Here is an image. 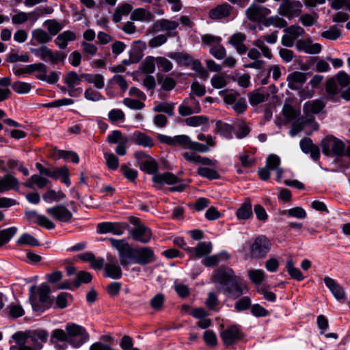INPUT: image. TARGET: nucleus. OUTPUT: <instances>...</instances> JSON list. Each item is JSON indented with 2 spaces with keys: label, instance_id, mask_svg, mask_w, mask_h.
Listing matches in <instances>:
<instances>
[{
  "label": "nucleus",
  "instance_id": "nucleus-1",
  "mask_svg": "<svg viewBox=\"0 0 350 350\" xmlns=\"http://www.w3.org/2000/svg\"><path fill=\"white\" fill-rule=\"evenodd\" d=\"M47 337V332L43 329L17 332L12 335L17 346H11L10 350H41Z\"/></svg>",
  "mask_w": 350,
  "mask_h": 350
},
{
  "label": "nucleus",
  "instance_id": "nucleus-2",
  "mask_svg": "<svg viewBox=\"0 0 350 350\" xmlns=\"http://www.w3.org/2000/svg\"><path fill=\"white\" fill-rule=\"evenodd\" d=\"M53 337L59 341L67 342L74 348H79L90 338V335L85 327L75 323H68L65 330L55 329Z\"/></svg>",
  "mask_w": 350,
  "mask_h": 350
},
{
  "label": "nucleus",
  "instance_id": "nucleus-3",
  "mask_svg": "<svg viewBox=\"0 0 350 350\" xmlns=\"http://www.w3.org/2000/svg\"><path fill=\"white\" fill-rule=\"evenodd\" d=\"M111 246L118 250L120 265L124 268H127L130 264L135 263V249L124 239H109Z\"/></svg>",
  "mask_w": 350,
  "mask_h": 350
},
{
  "label": "nucleus",
  "instance_id": "nucleus-4",
  "mask_svg": "<svg viewBox=\"0 0 350 350\" xmlns=\"http://www.w3.org/2000/svg\"><path fill=\"white\" fill-rule=\"evenodd\" d=\"M323 154L327 157H342L345 154V144L340 139L328 135L321 142Z\"/></svg>",
  "mask_w": 350,
  "mask_h": 350
},
{
  "label": "nucleus",
  "instance_id": "nucleus-5",
  "mask_svg": "<svg viewBox=\"0 0 350 350\" xmlns=\"http://www.w3.org/2000/svg\"><path fill=\"white\" fill-rule=\"evenodd\" d=\"M271 241L265 235H259L252 240L249 245V254L251 258H265L271 248Z\"/></svg>",
  "mask_w": 350,
  "mask_h": 350
},
{
  "label": "nucleus",
  "instance_id": "nucleus-6",
  "mask_svg": "<svg viewBox=\"0 0 350 350\" xmlns=\"http://www.w3.org/2000/svg\"><path fill=\"white\" fill-rule=\"evenodd\" d=\"M129 221L135 226L130 231L132 238L143 243L149 242L152 237L150 229L145 226L137 217H130Z\"/></svg>",
  "mask_w": 350,
  "mask_h": 350
},
{
  "label": "nucleus",
  "instance_id": "nucleus-7",
  "mask_svg": "<svg viewBox=\"0 0 350 350\" xmlns=\"http://www.w3.org/2000/svg\"><path fill=\"white\" fill-rule=\"evenodd\" d=\"M31 52L44 62H49L52 64H57L59 62H63L66 55L63 52H53L45 45H42L38 49H31Z\"/></svg>",
  "mask_w": 350,
  "mask_h": 350
},
{
  "label": "nucleus",
  "instance_id": "nucleus-8",
  "mask_svg": "<svg viewBox=\"0 0 350 350\" xmlns=\"http://www.w3.org/2000/svg\"><path fill=\"white\" fill-rule=\"evenodd\" d=\"M178 25L179 24L177 21L163 18L154 22V24L146 30V33L152 34L163 31L166 32L167 36L174 37L177 34L175 30Z\"/></svg>",
  "mask_w": 350,
  "mask_h": 350
},
{
  "label": "nucleus",
  "instance_id": "nucleus-9",
  "mask_svg": "<svg viewBox=\"0 0 350 350\" xmlns=\"http://www.w3.org/2000/svg\"><path fill=\"white\" fill-rule=\"evenodd\" d=\"M140 170L148 174H156L158 171V164L154 159L142 151H137L135 153Z\"/></svg>",
  "mask_w": 350,
  "mask_h": 350
},
{
  "label": "nucleus",
  "instance_id": "nucleus-10",
  "mask_svg": "<svg viewBox=\"0 0 350 350\" xmlns=\"http://www.w3.org/2000/svg\"><path fill=\"white\" fill-rule=\"evenodd\" d=\"M157 139L162 144L172 146H180L185 149H189L191 144L190 137L186 135H176L170 137L162 134L157 135Z\"/></svg>",
  "mask_w": 350,
  "mask_h": 350
},
{
  "label": "nucleus",
  "instance_id": "nucleus-11",
  "mask_svg": "<svg viewBox=\"0 0 350 350\" xmlns=\"http://www.w3.org/2000/svg\"><path fill=\"white\" fill-rule=\"evenodd\" d=\"M270 13L269 8L256 3L252 4L245 11L247 18L252 22H262Z\"/></svg>",
  "mask_w": 350,
  "mask_h": 350
},
{
  "label": "nucleus",
  "instance_id": "nucleus-12",
  "mask_svg": "<svg viewBox=\"0 0 350 350\" xmlns=\"http://www.w3.org/2000/svg\"><path fill=\"white\" fill-rule=\"evenodd\" d=\"M200 111L201 107L199 102L192 95L185 98L178 107V113L181 116H187L193 113H198Z\"/></svg>",
  "mask_w": 350,
  "mask_h": 350
},
{
  "label": "nucleus",
  "instance_id": "nucleus-13",
  "mask_svg": "<svg viewBox=\"0 0 350 350\" xmlns=\"http://www.w3.org/2000/svg\"><path fill=\"white\" fill-rule=\"evenodd\" d=\"M220 336L224 345H232L243 337L239 327L236 325L228 326L221 332Z\"/></svg>",
  "mask_w": 350,
  "mask_h": 350
},
{
  "label": "nucleus",
  "instance_id": "nucleus-14",
  "mask_svg": "<svg viewBox=\"0 0 350 350\" xmlns=\"http://www.w3.org/2000/svg\"><path fill=\"white\" fill-rule=\"evenodd\" d=\"M233 12V7L228 3H224L211 9L208 11V17L214 21L221 20L230 17Z\"/></svg>",
  "mask_w": 350,
  "mask_h": 350
},
{
  "label": "nucleus",
  "instance_id": "nucleus-15",
  "mask_svg": "<svg viewBox=\"0 0 350 350\" xmlns=\"http://www.w3.org/2000/svg\"><path fill=\"white\" fill-rule=\"evenodd\" d=\"M127 226L126 223L102 222L98 224L97 231L100 234L111 232L115 235H121Z\"/></svg>",
  "mask_w": 350,
  "mask_h": 350
},
{
  "label": "nucleus",
  "instance_id": "nucleus-16",
  "mask_svg": "<svg viewBox=\"0 0 350 350\" xmlns=\"http://www.w3.org/2000/svg\"><path fill=\"white\" fill-rule=\"evenodd\" d=\"M236 278L237 277L231 268L224 266L220 267L217 269L213 275V281L219 283L221 285V287L224 286Z\"/></svg>",
  "mask_w": 350,
  "mask_h": 350
},
{
  "label": "nucleus",
  "instance_id": "nucleus-17",
  "mask_svg": "<svg viewBox=\"0 0 350 350\" xmlns=\"http://www.w3.org/2000/svg\"><path fill=\"white\" fill-rule=\"evenodd\" d=\"M46 213L53 219L61 222H69L72 218L71 211L62 204L47 208Z\"/></svg>",
  "mask_w": 350,
  "mask_h": 350
},
{
  "label": "nucleus",
  "instance_id": "nucleus-18",
  "mask_svg": "<svg viewBox=\"0 0 350 350\" xmlns=\"http://www.w3.org/2000/svg\"><path fill=\"white\" fill-rule=\"evenodd\" d=\"M301 6L302 5L299 1L284 0L280 6V14L288 17L298 15L301 12Z\"/></svg>",
  "mask_w": 350,
  "mask_h": 350
},
{
  "label": "nucleus",
  "instance_id": "nucleus-19",
  "mask_svg": "<svg viewBox=\"0 0 350 350\" xmlns=\"http://www.w3.org/2000/svg\"><path fill=\"white\" fill-rule=\"evenodd\" d=\"M224 102L228 105H232L233 109L238 113H243L247 108L245 99L241 97L238 93L226 94L224 96Z\"/></svg>",
  "mask_w": 350,
  "mask_h": 350
},
{
  "label": "nucleus",
  "instance_id": "nucleus-20",
  "mask_svg": "<svg viewBox=\"0 0 350 350\" xmlns=\"http://www.w3.org/2000/svg\"><path fill=\"white\" fill-rule=\"evenodd\" d=\"M295 47L298 51H303L308 54H318L321 51V45L319 43H313L310 38L299 39L295 43Z\"/></svg>",
  "mask_w": 350,
  "mask_h": 350
},
{
  "label": "nucleus",
  "instance_id": "nucleus-21",
  "mask_svg": "<svg viewBox=\"0 0 350 350\" xmlns=\"http://www.w3.org/2000/svg\"><path fill=\"white\" fill-rule=\"evenodd\" d=\"M108 262L105 265V276L112 279H119L122 277L121 267L116 263L115 258L111 256H107Z\"/></svg>",
  "mask_w": 350,
  "mask_h": 350
},
{
  "label": "nucleus",
  "instance_id": "nucleus-22",
  "mask_svg": "<svg viewBox=\"0 0 350 350\" xmlns=\"http://www.w3.org/2000/svg\"><path fill=\"white\" fill-rule=\"evenodd\" d=\"M25 217L29 222L37 223L46 229H53L55 226L53 221L45 216L38 215L35 211H26Z\"/></svg>",
  "mask_w": 350,
  "mask_h": 350
},
{
  "label": "nucleus",
  "instance_id": "nucleus-23",
  "mask_svg": "<svg viewBox=\"0 0 350 350\" xmlns=\"http://www.w3.org/2000/svg\"><path fill=\"white\" fill-rule=\"evenodd\" d=\"M135 263L147 265L154 260L153 251L149 247H140L135 249Z\"/></svg>",
  "mask_w": 350,
  "mask_h": 350
},
{
  "label": "nucleus",
  "instance_id": "nucleus-24",
  "mask_svg": "<svg viewBox=\"0 0 350 350\" xmlns=\"http://www.w3.org/2000/svg\"><path fill=\"white\" fill-rule=\"evenodd\" d=\"M307 77L304 72L295 71L289 74L286 81L288 87L291 90H298L306 81Z\"/></svg>",
  "mask_w": 350,
  "mask_h": 350
},
{
  "label": "nucleus",
  "instance_id": "nucleus-25",
  "mask_svg": "<svg viewBox=\"0 0 350 350\" xmlns=\"http://www.w3.org/2000/svg\"><path fill=\"white\" fill-rule=\"evenodd\" d=\"M245 40V34L241 32H237L230 37L228 42L236 49L239 54L242 55L245 53L247 51V46L244 44Z\"/></svg>",
  "mask_w": 350,
  "mask_h": 350
},
{
  "label": "nucleus",
  "instance_id": "nucleus-26",
  "mask_svg": "<svg viewBox=\"0 0 350 350\" xmlns=\"http://www.w3.org/2000/svg\"><path fill=\"white\" fill-rule=\"evenodd\" d=\"M324 282L336 299L340 300L345 298L344 288L334 279L329 277H325Z\"/></svg>",
  "mask_w": 350,
  "mask_h": 350
},
{
  "label": "nucleus",
  "instance_id": "nucleus-27",
  "mask_svg": "<svg viewBox=\"0 0 350 350\" xmlns=\"http://www.w3.org/2000/svg\"><path fill=\"white\" fill-rule=\"evenodd\" d=\"M221 289L224 293L230 295L233 298H237L241 296L243 293L242 288L239 285L237 278L228 282L224 286L221 287Z\"/></svg>",
  "mask_w": 350,
  "mask_h": 350
},
{
  "label": "nucleus",
  "instance_id": "nucleus-28",
  "mask_svg": "<svg viewBox=\"0 0 350 350\" xmlns=\"http://www.w3.org/2000/svg\"><path fill=\"white\" fill-rule=\"evenodd\" d=\"M154 14L144 8H137L131 14L132 21L150 23L154 21Z\"/></svg>",
  "mask_w": 350,
  "mask_h": 350
},
{
  "label": "nucleus",
  "instance_id": "nucleus-29",
  "mask_svg": "<svg viewBox=\"0 0 350 350\" xmlns=\"http://www.w3.org/2000/svg\"><path fill=\"white\" fill-rule=\"evenodd\" d=\"M18 181L11 174H6L0 178V193L18 189Z\"/></svg>",
  "mask_w": 350,
  "mask_h": 350
},
{
  "label": "nucleus",
  "instance_id": "nucleus-30",
  "mask_svg": "<svg viewBox=\"0 0 350 350\" xmlns=\"http://www.w3.org/2000/svg\"><path fill=\"white\" fill-rule=\"evenodd\" d=\"M36 286H32L30 288V297L29 300L32 306V308L34 312L40 314L43 312L44 310L50 308L52 306V304L48 303V304H44L42 302H40L39 300H37V297L35 295Z\"/></svg>",
  "mask_w": 350,
  "mask_h": 350
},
{
  "label": "nucleus",
  "instance_id": "nucleus-31",
  "mask_svg": "<svg viewBox=\"0 0 350 350\" xmlns=\"http://www.w3.org/2000/svg\"><path fill=\"white\" fill-rule=\"evenodd\" d=\"M131 140L139 146L147 148H151L154 144L153 139L150 136L139 131L135 132Z\"/></svg>",
  "mask_w": 350,
  "mask_h": 350
},
{
  "label": "nucleus",
  "instance_id": "nucleus-32",
  "mask_svg": "<svg viewBox=\"0 0 350 350\" xmlns=\"http://www.w3.org/2000/svg\"><path fill=\"white\" fill-rule=\"evenodd\" d=\"M152 181L155 183L173 185L180 181V179L174 174L165 172L163 174H156L152 177Z\"/></svg>",
  "mask_w": 350,
  "mask_h": 350
},
{
  "label": "nucleus",
  "instance_id": "nucleus-33",
  "mask_svg": "<svg viewBox=\"0 0 350 350\" xmlns=\"http://www.w3.org/2000/svg\"><path fill=\"white\" fill-rule=\"evenodd\" d=\"M75 39V33L71 31L67 30L57 36L55 40V43L59 49H64L66 48L68 41H73Z\"/></svg>",
  "mask_w": 350,
  "mask_h": 350
},
{
  "label": "nucleus",
  "instance_id": "nucleus-34",
  "mask_svg": "<svg viewBox=\"0 0 350 350\" xmlns=\"http://www.w3.org/2000/svg\"><path fill=\"white\" fill-rule=\"evenodd\" d=\"M239 219H247L252 216V203L250 198H246L236 212Z\"/></svg>",
  "mask_w": 350,
  "mask_h": 350
},
{
  "label": "nucleus",
  "instance_id": "nucleus-35",
  "mask_svg": "<svg viewBox=\"0 0 350 350\" xmlns=\"http://www.w3.org/2000/svg\"><path fill=\"white\" fill-rule=\"evenodd\" d=\"M212 244L211 242H200L196 247L186 249L189 252H194L196 258H201L211 253Z\"/></svg>",
  "mask_w": 350,
  "mask_h": 350
},
{
  "label": "nucleus",
  "instance_id": "nucleus-36",
  "mask_svg": "<svg viewBox=\"0 0 350 350\" xmlns=\"http://www.w3.org/2000/svg\"><path fill=\"white\" fill-rule=\"evenodd\" d=\"M81 77L87 82L94 84L97 89H102L105 86L104 77L100 74H83Z\"/></svg>",
  "mask_w": 350,
  "mask_h": 350
},
{
  "label": "nucleus",
  "instance_id": "nucleus-37",
  "mask_svg": "<svg viewBox=\"0 0 350 350\" xmlns=\"http://www.w3.org/2000/svg\"><path fill=\"white\" fill-rule=\"evenodd\" d=\"M342 36V31L338 26L334 25L321 33V36L328 40H336Z\"/></svg>",
  "mask_w": 350,
  "mask_h": 350
},
{
  "label": "nucleus",
  "instance_id": "nucleus-38",
  "mask_svg": "<svg viewBox=\"0 0 350 350\" xmlns=\"http://www.w3.org/2000/svg\"><path fill=\"white\" fill-rule=\"evenodd\" d=\"M262 23L265 27L274 26L278 28L286 27L288 25L286 20L278 16L265 17Z\"/></svg>",
  "mask_w": 350,
  "mask_h": 350
},
{
  "label": "nucleus",
  "instance_id": "nucleus-39",
  "mask_svg": "<svg viewBox=\"0 0 350 350\" xmlns=\"http://www.w3.org/2000/svg\"><path fill=\"white\" fill-rule=\"evenodd\" d=\"M249 101L252 105H257L268 100L269 93L266 94L260 93L258 90L250 92L248 94Z\"/></svg>",
  "mask_w": 350,
  "mask_h": 350
},
{
  "label": "nucleus",
  "instance_id": "nucleus-40",
  "mask_svg": "<svg viewBox=\"0 0 350 350\" xmlns=\"http://www.w3.org/2000/svg\"><path fill=\"white\" fill-rule=\"evenodd\" d=\"M16 227H10L0 230V247L8 243L17 232Z\"/></svg>",
  "mask_w": 350,
  "mask_h": 350
},
{
  "label": "nucleus",
  "instance_id": "nucleus-41",
  "mask_svg": "<svg viewBox=\"0 0 350 350\" xmlns=\"http://www.w3.org/2000/svg\"><path fill=\"white\" fill-rule=\"evenodd\" d=\"M33 39L39 44H46L52 39L51 36L42 29L38 28L32 31Z\"/></svg>",
  "mask_w": 350,
  "mask_h": 350
},
{
  "label": "nucleus",
  "instance_id": "nucleus-42",
  "mask_svg": "<svg viewBox=\"0 0 350 350\" xmlns=\"http://www.w3.org/2000/svg\"><path fill=\"white\" fill-rule=\"evenodd\" d=\"M132 6L129 3H124L118 6L113 15V21L118 23L121 21L122 16L128 15L132 10Z\"/></svg>",
  "mask_w": 350,
  "mask_h": 350
},
{
  "label": "nucleus",
  "instance_id": "nucleus-43",
  "mask_svg": "<svg viewBox=\"0 0 350 350\" xmlns=\"http://www.w3.org/2000/svg\"><path fill=\"white\" fill-rule=\"evenodd\" d=\"M170 57L175 59L178 64L181 66H189L193 62V58L187 53H172L170 55Z\"/></svg>",
  "mask_w": 350,
  "mask_h": 350
},
{
  "label": "nucleus",
  "instance_id": "nucleus-44",
  "mask_svg": "<svg viewBox=\"0 0 350 350\" xmlns=\"http://www.w3.org/2000/svg\"><path fill=\"white\" fill-rule=\"evenodd\" d=\"M50 293V288L47 285L42 284L38 290V297H37V300L44 304H48V303L53 304V301L49 297Z\"/></svg>",
  "mask_w": 350,
  "mask_h": 350
},
{
  "label": "nucleus",
  "instance_id": "nucleus-45",
  "mask_svg": "<svg viewBox=\"0 0 350 350\" xmlns=\"http://www.w3.org/2000/svg\"><path fill=\"white\" fill-rule=\"evenodd\" d=\"M253 46H254L256 49H259L261 51L262 55L270 59L272 58L273 55L270 50V49L265 44V40L262 38V37L256 39L252 42Z\"/></svg>",
  "mask_w": 350,
  "mask_h": 350
},
{
  "label": "nucleus",
  "instance_id": "nucleus-46",
  "mask_svg": "<svg viewBox=\"0 0 350 350\" xmlns=\"http://www.w3.org/2000/svg\"><path fill=\"white\" fill-rule=\"evenodd\" d=\"M221 258L228 259L229 255L226 252H222L217 255L208 256L202 260V264L206 267L215 266L219 263Z\"/></svg>",
  "mask_w": 350,
  "mask_h": 350
},
{
  "label": "nucleus",
  "instance_id": "nucleus-47",
  "mask_svg": "<svg viewBox=\"0 0 350 350\" xmlns=\"http://www.w3.org/2000/svg\"><path fill=\"white\" fill-rule=\"evenodd\" d=\"M81 79H83L81 76H79L76 72L70 71L66 75L64 82L70 88H74L75 85L80 83Z\"/></svg>",
  "mask_w": 350,
  "mask_h": 350
},
{
  "label": "nucleus",
  "instance_id": "nucleus-48",
  "mask_svg": "<svg viewBox=\"0 0 350 350\" xmlns=\"http://www.w3.org/2000/svg\"><path fill=\"white\" fill-rule=\"evenodd\" d=\"M16 243L18 245H27L32 247L39 245L38 241L32 235L28 233L23 234L17 240Z\"/></svg>",
  "mask_w": 350,
  "mask_h": 350
},
{
  "label": "nucleus",
  "instance_id": "nucleus-49",
  "mask_svg": "<svg viewBox=\"0 0 350 350\" xmlns=\"http://www.w3.org/2000/svg\"><path fill=\"white\" fill-rule=\"evenodd\" d=\"M325 107V104L320 100H315L305 103L304 109L313 113H319Z\"/></svg>",
  "mask_w": 350,
  "mask_h": 350
},
{
  "label": "nucleus",
  "instance_id": "nucleus-50",
  "mask_svg": "<svg viewBox=\"0 0 350 350\" xmlns=\"http://www.w3.org/2000/svg\"><path fill=\"white\" fill-rule=\"evenodd\" d=\"M92 279V275L85 271H80L76 275V278L73 282V285L78 288L83 283H89Z\"/></svg>",
  "mask_w": 350,
  "mask_h": 350
},
{
  "label": "nucleus",
  "instance_id": "nucleus-51",
  "mask_svg": "<svg viewBox=\"0 0 350 350\" xmlns=\"http://www.w3.org/2000/svg\"><path fill=\"white\" fill-rule=\"evenodd\" d=\"M72 300V296L68 293H61L55 299V304L58 308L63 309L67 307L69 302Z\"/></svg>",
  "mask_w": 350,
  "mask_h": 350
},
{
  "label": "nucleus",
  "instance_id": "nucleus-52",
  "mask_svg": "<svg viewBox=\"0 0 350 350\" xmlns=\"http://www.w3.org/2000/svg\"><path fill=\"white\" fill-rule=\"evenodd\" d=\"M174 105L175 104L173 103H159L154 106L153 111L154 112H163L170 116H172L174 115Z\"/></svg>",
  "mask_w": 350,
  "mask_h": 350
},
{
  "label": "nucleus",
  "instance_id": "nucleus-53",
  "mask_svg": "<svg viewBox=\"0 0 350 350\" xmlns=\"http://www.w3.org/2000/svg\"><path fill=\"white\" fill-rule=\"evenodd\" d=\"M247 275L250 280L256 284H260L265 279V272L262 269H250L247 271Z\"/></svg>",
  "mask_w": 350,
  "mask_h": 350
},
{
  "label": "nucleus",
  "instance_id": "nucleus-54",
  "mask_svg": "<svg viewBox=\"0 0 350 350\" xmlns=\"http://www.w3.org/2000/svg\"><path fill=\"white\" fill-rule=\"evenodd\" d=\"M286 267L292 278L298 281H301L304 280V277L303 274L299 271V269L294 267L293 262L291 259L287 260Z\"/></svg>",
  "mask_w": 350,
  "mask_h": 350
},
{
  "label": "nucleus",
  "instance_id": "nucleus-55",
  "mask_svg": "<svg viewBox=\"0 0 350 350\" xmlns=\"http://www.w3.org/2000/svg\"><path fill=\"white\" fill-rule=\"evenodd\" d=\"M156 60L157 57H147L142 62V68L143 72L148 74L153 73L155 70V64H157Z\"/></svg>",
  "mask_w": 350,
  "mask_h": 350
},
{
  "label": "nucleus",
  "instance_id": "nucleus-56",
  "mask_svg": "<svg viewBox=\"0 0 350 350\" xmlns=\"http://www.w3.org/2000/svg\"><path fill=\"white\" fill-rule=\"evenodd\" d=\"M6 310L10 317L14 319L22 317L25 314L23 308L20 305L14 303L8 306Z\"/></svg>",
  "mask_w": 350,
  "mask_h": 350
},
{
  "label": "nucleus",
  "instance_id": "nucleus-57",
  "mask_svg": "<svg viewBox=\"0 0 350 350\" xmlns=\"http://www.w3.org/2000/svg\"><path fill=\"white\" fill-rule=\"evenodd\" d=\"M49 33L55 36L62 29V25L56 20H47L44 23Z\"/></svg>",
  "mask_w": 350,
  "mask_h": 350
},
{
  "label": "nucleus",
  "instance_id": "nucleus-58",
  "mask_svg": "<svg viewBox=\"0 0 350 350\" xmlns=\"http://www.w3.org/2000/svg\"><path fill=\"white\" fill-rule=\"evenodd\" d=\"M165 301V296L162 293H158L150 301V305L156 311L162 310Z\"/></svg>",
  "mask_w": 350,
  "mask_h": 350
},
{
  "label": "nucleus",
  "instance_id": "nucleus-59",
  "mask_svg": "<svg viewBox=\"0 0 350 350\" xmlns=\"http://www.w3.org/2000/svg\"><path fill=\"white\" fill-rule=\"evenodd\" d=\"M146 49V43L142 40L135 41L132 45L133 52L136 53L135 60L139 61L143 56V51Z\"/></svg>",
  "mask_w": 350,
  "mask_h": 350
},
{
  "label": "nucleus",
  "instance_id": "nucleus-60",
  "mask_svg": "<svg viewBox=\"0 0 350 350\" xmlns=\"http://www.w3.org/2000/svg\"><path fill=\"white\" fill-rule=\"evenodd\" d=\"M284 33H287L295 40L299 37L304 34V29L300 26L291 25L284 30Z\"/></svg>",
  "mask_w": 350,
  "mask_h": 350
},
{
  "label": "nucleus",
  "instance_id": "nucleus-61",
  "mask_svg": "<svg viewBox=\"0 0 350 350\" xmlns=\"http://www.w3.org/2000/svg\"><path fill=\"white\" fill-rule=\"evenodd\" d=\"M185 123L190 126H198L205 124L208 122V119L205 116H192L185 119Z\"/></svg>",
  "mask_w": 350,
  "mask_h": 350
},
{
  "label": "nucleus",
  "instance_id": "nucleus-62",
  "mask_svg": "<svg viewBox=\"0 0 350 350\" xmlns=\"http://www.w3.org/2000/svg\"><path fill=\"white\" fill-rule=\"evenodd\" d=\"M216 126L218 131L221 135L227 138L232 137V127L231 125L218 121L216 124Z\"/></svg>",
  "mask_w": 350,
  "mask_h": 350
},
{
  "label": "nucleus",
  "instance_id": "nucleus-63",
  "mask_svg": "<svg viewBox=\"0 0 350 350\" xmlns=\"http://www.w3.org/2000/svg\"><path fill=\"white\" fill-rule=\"evenodd\" d=\"M104 157L106 159V165L110 170H116L119 165L118 158L112 153H105Z\"/></svg>",
  "mask_w": 350,
  "mask_h": 350
},
{
  "label": "nucleus",
  "instance_id": "nucleus-64",
  "mask_svg": "<svg viewBox=\"0 0 350 350\" xmlns=\"http://www.w3.org/2000/svg\"><path fill=\"white\" fill-rule=\"evenodd\" d=\"M198 174L202 177L209 179H217L219 176L215 170L204 167H201L198 169Z\"/></svg>",
  "mask_w": 350,
  "mask_h": 350
}]
</instances>
